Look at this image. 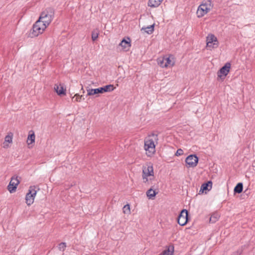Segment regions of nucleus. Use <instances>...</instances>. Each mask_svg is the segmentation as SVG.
<instances>
[{
    "label": "nucleus",
    "instance_id": "12",
    "mask_svg": "<svg viewBox=\"0 0 255 255\" xmlns=\"http://www.w3.org/2000/svg\"><path fill=\"white\" fill-rule=\"evenodd\" d=\"M131 40L129 37H128L127 39L124 38L121 41L119 46H121L122 48V50L127 52L129 50L130 47H131Z\"/></svg>",
    "mask_w": 255,
    "mask_h": 255
},
{
    "label": "nucleus",
    "instance_id": "23",
    "mask_svg": "<svg viewBox=\"0 0 255 255\" xmlns=\"http://www.w3.org/2000/svg\"><path fill=\"white\" fill-rule=\"evenodd\" d=\"M31 132L32 133L29 134L27 139V143L28 144H31L35 141V134L33 131H31Z\"/></svg>",
    "mask_w": 255,
    "mask_h": 255
},
{
    "label": "nucleus",
    "instance_id": "30",
    "mask_svg": "<svg viewBox=\"0 0 255 255\" xmlns=\"http://www.w3.org/2000/svg\"><path fill=\"white\" fill-rule=\"evenodd\" d=\"M184 153V152H183V150L181 149V148H179L178 149H177V150L176 151V152L175 153V155L176 156H180V155H183Z\"/></svg>",
    "mask_w": 255,
    "mask_h": 255
},
{
    "label": "nucleus",
    "instance_id": "5",
    "mask_svg": "<svg viewBox=\"0 0 255 255\" xmlns=\"http://www.w3.org/2000/svg\"><path fill=\"white\" fill-rule=\"evenodd\" d=\"M46 28V26H44L42 23L40 22V20H37L29 31L28 37L33 38L38 36L39 34L43 33Z\"/></svg>",
    "mask_w": 255,
    "mask_h": 255
},
{
    "label": "nucleus",
    "instance_id": "6",
    "mask_svg": "<svg viewBox=\"0 0 255 255\" xmlns=\"http://www.w3.org/2000/svg\"><path fill=\"white\" fill-rule=\"evenodd\" d=\"M148 177H152L149 178L150 180L154 178L153 168L151 163L142 167V177L143 183L149 184Z\"/></svg>",
    "mask_w": 255,
    "mask_h": 255
},
{
    "label": "nucleus",
    "instance_id": "10",
    "mask_svg": "<svg viewBox=\"0 0 255 255\" xmlns=\"http://www.w3.org/2000/svg\"><path fill=\"white\" fill-rule=\"evenodd\" d=\"M198 160V157L196 155L191 154L186 157L185 162L188 167H195L197 166Z\"/></svg>",
    "mask_w": 255,
    "mask_h": 255
},
{
    "label": "nucleus",
    "instance_id": "29",
    "mask_svg": "<svg viewBox=\"0 0 255 255\" xmlns=\"http://www.w3.org/2000/svg\"><path fill=\"white\" fill-rule=\"evenodd\" d=\"M66 247V244L64 242L61 243L58 245V249L60 251H64Z\"/></svg>",
    "mask_w": 255,
    "mask_h": 255
},
{
    "label": "nucleus",
    "instance_id": "26",
    "mask_svg": "<svg viewBox=\"0 0 255 255\" xmlns=\"http://www.w3.org/2000/svg\"><path fill=\"white\" fill-rule=\"evenodd\" d=\"M164 59L165 61V63L166 65V67L168 66H172L174 65V63L171 61L169 57L164 56Z\"/></svg>",
    "mask_w": 255,
    "mask_h": 255
},
{
    "label": "nucleus",
    "instance_id": "31",
    "mask_svg": "<svg viewBox=\"0 0 255 255\" xmlns=\"http://www.w3.org/2000/svg\"><path fill=\"white\" fill-rule=\"evenodd\" d=\"M243 249L242 248L238 249L237 251L234 252L232 255H241L242 254Z\"/></svg>",
    "mask_w": 255,
    "mask_h": 255
},
{
    "label": "nucleus",
    "instance_id": "25",
    "mask_svg": "<svg viewBox=\"0 0 255 255\" xmlns=\"http://www.w3.org/2000/svg\"><path fill=\"white\" fill-rule=\"evenodd\" d=\"M99 36V30L98 29H94L92 32V39L93 41H95Z\"/></svg>",
    "mask_w": 255,
    "mask_h": 255
},
{
    "label": "nucleus",
    "instance_id": "21",
    "mask_svg": "<svg viewBox=\"0 0 255 255\" xmlns=\"http://www.w3.org/2000/svg\"><path fill=\"white\" fill-rule=\"evenodd\" d=\"M220 218V215L217 212L213 213L210 218V222L211 223H215Z\"/></svg>",
    "mask_w": 255,
    "mask_h": 255
},
{
    "label": "nucleus",
    "instance_id": "13",
    "mask_svg": "<svg viewBox=\"0 0 255 255\" xmlns=\"http://www.w3.org/2000/svg\"><path fill=\"white\" fill-rule=\"evenodd\" d=\"M212 182L208 181L207 182L204 183L201 187L199 194L203 193L204 191H209L212 188Z\"/></svg>",
    "mask_w": 255,
    "mask_h": 255
},
{
    "label": "nucleus",
    "instance_id": "24",
    "mask_svg": "<svg viewBox=\"0 0 255 255\" xmlns=\"http://www.w3.org/2000/svg\"><path fill=\"white\" fill-rule=\"evenodd\" d=\"M165 61L164 59V57L159 58L157 59L158 64L162 68H166V65L165 63Z\"/></svg>",
    "mask_w": 255,
    "mask_h": 255
},
{
    "label": "nucleus",
    "instance_id": "27",
    "mask_svg": "<svg viewBox=\"0 0 255 255\" xmlns=\"http://www.w3.org/2000/svg\"><path fill=\"white\" fill-rule=\"evenodd\" d=\"M28 191L29 192H31L33 199H34V197L36 194V191L35 190V186H30Z\"/></svg>",
    "mask_w": 255,
    "mask_h": 255
},
{
    "label": "nucleus",
    "instance_id": "4",
    "mask_svg": "<svg viewBox=\"0 0 255 255\" xmlns=\"http://www.w3.org/2000/svg\"><path fill=\"white\" fill-rule=\"evenodd\" d=\"M115 88V87H114L113 85L110 84L96 89H87V96L96 95V97H98V94L112 92L114 91Z\"/></svg>",
    "mask_w": 255,
    "mask_h": 255
},
{
    "label": "nucleus",
    "instance_id": "1",
    "mask_svg": "<svg viewBox=\"0 0 255 255\" xmlns=\"http://www.w3.org/2000/svg\"><path fill=\"white\" fill-rule=\"evenodd\" d=\"M54 15V10L51 7H48L43 11L38 20L42 23L47 27L52 20Z\"/></svg>",
    "mask_w": 255,
    "mask_h": 255
},
{
    "label": "nucleus",
    "instance_id": "28",
    "mask_svg": "<svg viewBox=\"0 0 255 255\" xmlns=\"http://www.w3.org/2000/svg\"><path fill=\"white\" fill-rule=\"evenodd\" d=\"M123 212L125 214H129L130 212V206L129 204H127L124 206L123 207Z\"/></svg>",
    "mask_w": 255,
    "mask_h": 255
},
{
    "label": "nucleus",
    "instance_id": "15",
    "mask_svg": "<svg viewBox=\"0 0 255 255\" xmlns=\"http://www.w3.org/2000/svg\"><path fill=\"white\" fill-rule=\"evenodd\" d=\"M163 0H149L148 5L151 7H156L160 5Z\"/></svg>",
    "mask_w": 255,
    "mask_h": 255
},
{
    "label": "nucleus",
    "instance_id": "8",
    "mask_svg": "<svg viewBox=\"0 0 255 255\" xmlns=\"http://www.w3.org/2000/svg\"><path fill=\"white\" fill-rule=\"evenodd\" d=\"M231 68V64L229 62L226 63L218 72V78L224 80L228 75Z\"/></svg>",
    "mask_w": 255,
    "mask_h": 255
},
{
    "label": "nucleus",
    "instance_id": "22",
    "mask_svg": "<svg viewBox=\"0 0 255 255\" xmlns=\"http://www.w3.org/2000/svg\"><path fill=\"white\" fill-rule=\"evenodd\" d=\"M154 30V24L148 26L146 27H142L141 29V31H144L145 32L150 34Z\"/></svg>",
    "mask_w": 255,
    "mask_h": 255
},
{
    "label": "nucleus",
    "instance_id": "7",
    "mask_svg": "<svg viewBox=\"0 0 255 255\" xmlns=\"http://www.w3.org/2000/svg\"><path fill=\"white\" fill-rule=\"evenodd\" d=\"M188 220V212L187 210L186 209L182 210L177 218L178 223L180 226H183L187 223Z\"/></svg>",
    "mask_w": 255,
    "mask_h": 255
},
{
    "label": "nucleus",
    "instance_id": "18",
    "mask_svg": "<svg viewBox=\"0 0 255 255\" xmlns=\"http://www.w3.org/2000/svg\"><path fill=\"white\" fill-rule=\"evenodd\" d=\"M26 203L28 206L31 205L33 203V198L31 192L26 194L25 197Z\"/></svg>",
    "mask_w": 255,
    "mask_h": 255
},
{
    "label": "nucleus",
    "instance_id": "11",
    "mask_svg": "<svg viewBox=\"0 0 255 255\" xmlns=\"http://www.w3.org/2000/svg\"><path fill=\"white\" fill-rule=\"evenodd\" d=\"M19 181L17 177H12L11 180L7 186V189L10 193L14 192L16 189L17 186L19 184Z\"/></svg>",
    "mask_w": 255,
    "mask_h": 255
},
{
    "label": "nucleus",
    "instance_id": "16",
    "mask_svg": "<svg viewBox=\"0 0 255 255\" xmlns=\"http://www.w3.org/2000/svg\"><path fill=\"white\" fill-rule=\"evenodd\" d=\"M157 193V192H156L155 190H153V187H151L147 191L146 195L149 199H152Z\"/></svg>",
    "mask_w": 255,
    "mask_h": 255
},
{
    "label": "nucleus",
    "instance_id": "2",
    "mask_svg": "<svg viewBox=\"0 0 255 255\" xmlns=\"http://www.w3.org/2000/svg\"><path fill=\"white\" fill-rule=\"evenodd\" d=\"M213 4L210 0H205L198 6L196 14L198 18L204 16L213 8Z\"/></svg>",
    "mask_w": 255,
    "mask_h": 255
},
{
    "label": "nucleus",
    "instance_id": "17",
    "mask_svg": "<svg viewBox=\"0 0 255 255\" xmlns=\"http://www.w3.org/2000/svg\"><path fill=\"white\" fill-rule=\"evenodd\" d=\"M59 86L55 85L54 89L58 95H64L66 94V90L64 89L63 87L61 86L60 89L59 90Z\"/></svg>",
    "mask_w": 255,
    "mask_h": 255
},
{
    "label": "nucleus",
    "instance_id": "33",
    "mask_svg": "<svg viewBox=\"0 0 255 255\" xmlns=\"http://www.w3.org/2000/svg\"><path fill=\"white\" fill-rule=\"evenodd\" d=\"M244 193H246V194H248L250 193V192L248 191V189H247L245 191Z\"/></svg>",
    "mask_w": 255,
    "mask_h": 255
},
{
    "label": "nucleus",
    "instance_id": "19",
    "mask_svg": "<svg viewBox=\"0 0 255 255\" xmlns=\"http://www.w3.org/2000/svg\"><path fill=\"white\" fill-rule=\"evenodd\" d=\"M12 141V134L11 133H10V134H8L7 135L5 138H4V142H3L4 146L3 147L4 148L7 147L8 146V144L6 143H11Z\"/></svg>",
    "mask_w": 255,
    "mask_h": 255
},
{
    "label": "nucleus",
    "instance_id": "32",
    "mask_svg": "<svg viewBox=\"0 0 255 255\" xmlns=\"http://www.w3.org/2000/svg\"><path fill=\"white\" fill-rule=\"evenodd\" d=\"M75 96L76 97V99H75V101L76 102H80L81 101V100L82 99V98L83 97V96L81 95V96H80L79 94H76L75 95Z\"/></svg>",
    "mask_w": 255,
    "mask_h": 255
},
{
    "label": "nucleus",
    "instance_id": "9",
    "mask_svg": "<svg viewBox=\"0 0 255 255\" xmlns=\"http://www.w3.org/2000/svg\"><path fill=\"white\" fill-rule=\"evenodd\" d=\"M207 47L208 48H217L218 46V41L217 37L213 34H209L207 37Z\"/></svg>",
    "mask_w": 255,
    "mask_h": 255
},
{
    "label": "nucleus",
    "instance_id": "20",
    "mask_svg": "<svg viewBox=\"0 0 255 255\" xmlns=\"http://www.w3.org/2000/svg\"><path fill=\"white\" fill-rule=\"evenodd\" d=\"M243 190V184L241 182L238 183L234 188V191L235 193H241Z\"/></svg>",
    "mask_w": 255,
    "mask_h": 255
},
{
    "label": "nucleus",
    "instance_id": "14",
    "mask_svg": "<svg viewBox=\"0 0 255 255\" xmlns=\"http://www.w3.org/2000/svg\"><path fill=\"white\" fill-rule=\"evenodd\" d=\"M174 252V246L170 245L167 249L165 250L161 254V255H173Z\"/></svg>",
    "mask_w": 255,
    "mask_h": 255
},
{
    "label": "nucleus",
    "instance_id": "3",
    "mask_svg": "<svg viewBox=\"0 0 255 255\" xmlns=\"http://www.w3.org/2000/svg\"><path fill=\"white\" fill-rule=\"evenodd\" d=\"M157 140V134L153 133L149 135L148 138L144 140V149L150 154L154 153L155 151L154 141Z\"/></svg>",
    "mask_w": 255,
    "mask_h": 255
}]
</instances>
